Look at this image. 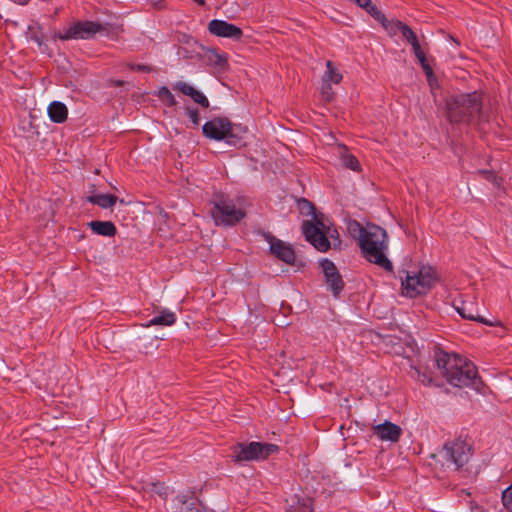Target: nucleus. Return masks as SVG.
<instances>
[{
	"instance_id": "nucleus-23",
	"label": "nucleus",
	"mask_w": 512,
	"mask_h": 512,
	"mask_svg": "<svg viewBox=\"0 0 512 512\" xmlns=\"http://www.w3.org/2000/svg\"><path fill=\"white\" fill-rule=\"evenodd\" d=\"M326 68L327 70L322 77V81L338 84L342 80V75L334 67L332 61L328 60L326 62Z\"/></svg>"
},
{
	"instance_id": "nucleus-3",
	"label": "nucleus",
	"mask_w": 512,
	"mask_h": 512,
	"mask_svg": "<svg viewBox=\"0 0 512 512\" xmlns=\"http://www.w3.org/2000/svg\"><path fill=\"white\" fill-rule=\"evenodd\" d=\"M447 118L452 124L480 123L485 120L482 112V94L478 91L450 96L446 99Z\"/></svg>"
},
{
	"instance_id": "nucleus-16",
	"label": "nucleus",
	"mask_w": 512,
	"mask_h": 512,
	"mask_svg": "<svg viewBox=\"0 0 512 512\" xmlns=\"http://www.w3.org/2000/svg\"><path fill=\"white\" fill-rule=\"evenodd\" d=\"M174 89L180 91L186 96L191 97V99L199 104L202 108H208L210 103L208 98L199 90L189 85L186 82L179 81L174 85Z\"/></svg>"
},
{
	"instance_id": "nucleus-45",
	"label": "nucleus",
	"mask_w": 512,
	"mask_h": 512,
	"mask_svg": "<svg viewBox=\"0 0 512 512\" xmlns=\"http://www.w3.org/2000/svg\"><path fill=\"white\" fill-rule=\"evenodd\" d=\"M115 84H116L117 86H121V85L123 84V81H116V82H115Z\"/></svg>"
},
{
	"instance_id": "nucleus-2",
	"label": "nucleus",
	"mask_w": 512,
	"mask_h": 512,
	"mask_svg": "<svg viewBox=\"0 0 512 512\" xmlns=\"http://www.w3.org/2000/svg\"><path fill=\"white\" fill-rule=\"evenodd\" d=\"M434 359L437 368L447 382L455 387H472L481 391L483 382L478 377L476 366L457 354H450L441 348L434 350Z\"/></svg>"
},
{
	"instance_id": "nucleus-24",
	"label": "nucleus",
	"mask_w": 512,
	"mask_h": 512,
	"mask_svg": "<svg viewBox=\"0 0 512 512\" xmlns=\"http://www.w3.org/2000/svg\"><path fill=\"white\" fill-rule=\"evenodd\" d=\"M395 25L397 26V29H399V32L402 34L403 38L410 45L412 43L419 41L416 33L407 24H405L401 21H397V23Z\"/></svg>"
},
{
	"instance_id": "nucleus-43",
	"label": "nucleus",
	"mask_w": 512,
	"mask_h": 512,
	"mask_svg": "<svg viewBox=\"0 0 512 512\" xmlns=\"http://www.w3.org/2000/svg\"><path fill=\"white\" fill-rule=\"evenodd\" d=\"M190 40H192V38L190 36H186V35L184 36L185 43L188 44Z\"/></svg>"
},
{
	"instance_id": "nucleus-10",
	"label": "nucleus",
	"mask_w": 512,
	"mask_h": 512,
	"mask_svg": "<svg viewBox=\"0 0 512 512\" xmlns=\"http://www.w3.org/2000/svg\"><path fill=\"white\" fill-rule=\"evenodd\" d=\"M441 453L448 466L454 465L455 469L459 470L468 462L471 447L464 441L456 440L445 443Z\"/></svg>"
},
{
	"instance_id": "nucleus-29",
	"label": "nucleus",
	"mask_w": 512,
	"mask_h": 512,
	"mask_svg": "<svg viewBox=\"0 0 512 512\" xmlns=\"http://www.w3.org/2000/svg\"><path fill=\"white\" fill-rule=\"evenodd\" d=\"M28 30L29 38L41 47L43 45V34L41 32V28L38 26L35 29L33 26H29Z\"/></svg>"
},
{
	"instance_id": "nucleus-28",
	"label": "nucleus",
	"mask_w": 512,
	"mask_h": 512,
	"mask_svg": "<svg viewBox=\"0 0 512 512\" xmlns=\"http://www.w3.org/2000/svg\"><path fill=\"white\" fill-rule=\"evenodd\" d=\"M321 94L322 99L326 102H331L334 99V92L331 87V82L322 81Z\"/></svg>"
},
{
	"instance_id": "nucleus-27",
	"label": "nucleus",
	"mask_w": 512,
	"mask_h": 512,
	"mask_svg": "<svg viewBox=\"0 0 512 512\" xmlns=\"http://www.w3.org/2000/svg\"><path fill=\"white\" fill-rule=\"evenodd\" d=\"M365 10L378 22H380L382 25H386L385 22H387V18L385 15L371 2L368 7L365 8Z\"/></svg>"
},
{
	"instance_id": "nucleus-1",
	"label": "nucleus",
	"mask_w": 512,
	"mask_h": 512,
	"mask_svg": "<svg viewBox=\"0 0 512 512\" xmlns=\"http://www.w3.org/2000/svg\"><path fill=\"white\" fill-rule=\"evenodd\" d=\"M348 233L358 240L364 257L385 271L392 272L393 265L386 257L385 251L388 248L386 230L378 225L363 227L357 220H349L347 223Z\"/></svg>"
},
{
	"instance_id": "nucleus-4",
	"label": "nucleus",
	"mask_w": 512,
	"mask_h": 512,
	"mask_svg": "<svg viewBox=\"0 0 512 512\" xmlns=\"http://www.w3.org/2000/svg\"><path fill=\"white\" fill-rule=\"evenodd\" d=\"M246 131L241 124L232 123L226 117H215L202 126V133L206 138L224 140L230 146L240 145Z\"/></svg>"
},
{
	"instance_id": "nucleus-35",
	"label": "nucleus",
	"mask_w": 512,
	"mask_h": 512,
	"mask_svg": "<svg viewBox=\"0 0 512 512\" xmlns=\"http://www.w3.org/2000/svg\"><path fill=\"white\" fill-rule=\"evenodd\" d=\"M397 21H389L387 19V22H385L386 25H382L391 35L396 34L399 32V29H397V26L395 25Z\"/></svg>"
},
{
	"instance_id": "nucleus-31",
	"label": "nucleus",
	"mask_w": 512,
	"mask_h": 512,
	"mask_svg": "<svg viewBox=\"0 0 512 512\" xmlns=\"http://www.w3.org/2000/svg\"><path fill=\"white\" fill-rule=\"evenodd\" d=\"M185 113L186 115L190 118L192 124L194 125V127H197L199 126L200 124V116H199V112L196 108H192L190 106H187L185 108Z\"/></svg>"
},
{
	"instance_id": "nucleus-34",
	"label": "nucleus",
	"mask_w": 512,
	"mask_h": 512,
	"mask_svg": "<svg viewBox=\"0 0 512 512\" xmlns=\"http://www.w3.org/2000/svg\"><path fill=\"white\" fill-rule=\"evenodd\" d=\"M417 374H418V377H419V380L425 384V385H430L432 383V378L430 377L429 374H427L426 372H421L420 369L418 368H415Z\"/></svg>"
},
{
	"instance_id": "nucleus-19",
	"label": "nucleus",
	"mask_w": 512,
	"mask_h": 512,
	"mask_svg": "<svg viewBox=\"0 0 512 512\" xmlns=\"http://www.w3.org/2000/svg\"><path fill=\"white\" fill-rule=\"evenodd\" d=\"M48 115L52 122L63 123L67 119L68 110L62 102L53 101L48 106Z\"/></svg>"
},
{
	"instance_id": "nucleus-20",
	"label": "nucleus",
	"mask_w": 512,
	"mask_h": 512,
	"mask_svg": "<svg viewBox=\"0 0 512 512\" xmlns=\"http://www.w3.org/2000/svg\"><path fill=\"white\" fill-rule=\"evenodd\" d=\"M456 310H457L458 314L464 319L477 321V322L484 323L487 325H492V323L488 322L486 319H484L480 315L474 313V307L471 303L466 304L465 302H463L461 304V306L456 307Z\"/></svg>"
},
{
	"instance_id": "nucleus-41",
	"label": "nucleus",
	"mask_w": 512,
	"mask_h": 512,
	"mask_svg": "<svg viewBox=\"0 0 512 512\" xmlns=\"http://www.w3.org/2000/svg\"><path fill=\"white\" fill-rule=\"evenodd\" d=\"M417 60L419 61L420 65L421 66H424L425 63L428 62L427 58H426V55L425 53L424 54H421V55H418L416 56Z\"/></svg>"
},
{
	"instance_id": "nucleus-38",
	"label": "nucleus",
	"mask_w": 512,
	"mask_h": 512,
	"mask_svg": "<svg viewBox=\"0 0 512 512\" xmlns=\"http://www.w3.org/2000/svg\"><path fill=\"white\" fill-rule=\"evenodd\" d=\"M415 57L421 54H424L419 41L411 44Z\"/></svg>"
},
{
	"instance_id": "nucleus-33",
	"label": "nucleus",
	"mask_w": 512,
	"mask_h": 512,
	"mask_svg": "<svg viewBox=\"0 0 512 512\" xmlns=\"http://www.w3.org/2000/svg\"><path fill=\"white\" fill-rule=\"evenodd\" d=\"M128 68L132 71H137V72H141V73H148V72H151L153 70L152 67L148 66V65H145V64H133V63H129L128 64Z\"/></svg>"
},
{
	"instance_id": "nucleus-44",
	"label": "nucleus",
	"mask_w": 512,
	"mask_h": 512,
	"mask_svg": "<svg viewBox=\"0 0 512 512\" xmlns=\"http://www.w3.org/2000/svg\"><path fill=\"white\" fill-rule=\"evenodd\" d=\"M190 40H192V38L190 36H186V35L184 36L185 43L188 44Z\"/></svg>"
},
{
	"instance_id": "nucleus-12",
	"label": "nucleus",
	"mask_w": 512,
	"mask_h": 512,
	"mask_svg": "<svg viewBox=\"0 0 512 512\" xmlns=\"http://www.w3.org/2000/svg\"><path fill=\"white\" fill-rule=\"evenodd\" d=\"M265 240L269 243V251L277 259L292 265L295 263V251L292 245L276 238L270 233H264Z\"/></svg>"
},
{
	"instance_id": "nucleus-36",
	"label": "nucleus",
	"mask_w": 512,
	"mask_h": 512,
	"mask_svg": "<svg viewBox=\"0 0 512 512\" xmlns=\"http://www.w3.org/2000/svg\"><path fill=\"white\" fill-rule=\"evenodd\" d=\"M421 67L424 70L430 85H432V81L434 78L432 67L430 66V64L428 62L425 63L424 66H421Z\"/></svg>"
},
{
	"instance_id": "nucleus-6",
	"label": "nucleus",
	"mask_w": 512,
	"mask_h": 512,
	"mask_svg": "<svg viewBox=\"0 0 512 512\" xmlns=\"http://www.w3.org/2000/svg\"><path fill=\"white\" fill-rule=\"evenodd\" d=\"M212 204L211 213L217 225L233 226L245 217V212L224 194L215 195Z\"/></svg>"
},
{
	"instance_id": "nucleus-39",
	"label": "nucleus",
	"mask_w": 512,
	"mask_h": 512,
	"mask_svg": "<svg viewBox=\"0 0 512 512\" xmlns=\"http://www.w3.org/2000/svg\"><path fill=\"white\" fill-rule=\"evenodd\" d=\"M150 3L156 9H162L164 7V0H150Z\"/></svg>"
},
{
	"instance_id": "nucleus-13",
	"label": "nucleus",
	"mask_w": 512,
	"mask_h": 512,
	"mask_svg": "<svg viewBox=\"0 0 512 512\" xmlns=\"http://www.w3.org/2000/svg\"><path fill=\"white\" fill-rule=\"evenodd\" d=\"M208 31L217 37L239 40L243 36L240 27L225 20L213 19L208 24Z\"/></svg>"
},
{
	"instance_id": "nucleus-8",
	"label": "nucleus",
	"mask_w": 512,
	"mask_h": 512,
	"mask_svg": "<svg viewBox=\"0 0 512 512\" xmlns=\"http://www.w3.org/2000/svg\"><path fill=\"white\" fill-rule=\"evenodd\" d=\"M332 225L326 223L323 217L314 214L312 220H306L302 224V231L305 240L309 242L319 252H326L331 248L325 232Z\"/></svg>"
},
{
	"instance_id": "nucleus-18",
	"label": "nucleus",
	"mask_w": 512,
	"mask_h": 512,
	"mask_svg": "<svg viewBox=\"0 0 512 512\" xmlns=\"http://www.w3.org/2000/svg\"><path fill=\"white\" fill-rule=\"evenodd\" d=\"M86 201L103 209H110L118 202V197L113 194H92L86 197Z\"/></svg>"
},
{
	"instance_id": "nucleus-22",
	"label": "nucleus",
	"mask_w": 512,
	"mask_h": 512,
	"mask_svg": "<svg viewBox=\"0 0 512 512\" xmlns=\"http://www.w3.org/2000/svg\"><path fill=\"white\" fill-rule=\"evenodd\" d=\"M205 56L208 63L214 67L224 69L227 66V57L218 53L215 49H207Z\"/></svg>"
},
{
	"instance_id": "nucleus-15",
	"label": "nucleus",
	"mask_w": 512,
	"mask_h": 512,
	"mask_svg": "<svg viewBox=\"0 0 512 512\" xmlns=\"http://www.w3.org/2000/svg\"><path fill=\"white\" fill-rule=\"evenodd\" d=\"M312 504L311 497L294 494L286 499L285 512H313Z\"/></svg>"
},
{
	"instance_id": "nucleus-11",
	"label": "nucleus",
	"mask_w": 512,
	"mask_h": 512,
	"mask_svg": "<svg viewBox=\"0 0 512 512\" xmlns=\"http://www.w3.org/2000/svg\"><path fill=\"white\" fill-rule=\"evenodd\" d=\"M319 265L324 275V280L328 290L335 298H339L344 289V281L338 268L334 262L328 258L322 259Z\"/></svg>"
},
{
	"instance_id": "nucleus-7",
	"label": "nucleus",
	"mask_w": 512,
	"mask_h": 512,
	"mask_svg": "<svg viewBox=\"0 0 512 512\" xmlns=\"http://www.w3.org/2000/svg\"><path fill=\"white\" fill-rule=\"evenodd\" d=\"M231 458L236 463L264 460L279 450L272 443L249 442L237 443L232 448Z\"/></svg>"
},
{
	"instance_id": "nucleus-32",
	"label": "nucleus",
	"mask_w": 512,
	"mask_h": 512,
	"mask_svg": "<svg viewBox=\"0 0 512 512\" xmlns=\"http://www.w3.org/2000/svg\"><path fill=\"white\" fill-rule=\"evenodd\" d=\"M180 512H201L195 502H189L186 499L182 500V507Z\"/></svg>"
},
{
	"instance_id": "nucleus-42",
	"label": "nucleus",
	"mask_w": 512,
	"mask_h": 512,
	"mask_svg": "<svg viewBox=\"0 0 512 512\" xmlns=\"http://www.w3.org/2000/svg\"><path fill=\"white\" fill-rule=\"evenodd\" d=\"M450 39L456 44V45H459L460 44V41L456 38H454L453 36L450 35Z\"/></svg>"
},
{
	"instance_id": "nucleus-21",
	"label": "nucleus",
	"mask_w": 512,
	"mask_h": 512,
	"mask_svg": "<svg viewBox=\"0 0 512 512\" xmlns=\"http://www.w3.org/2000/svg\"><path fill=\"white\" fill-rule=\"evenodd\" d=\"M176 321V315L175 313L169 311V310H162L161 311V314L160 315H157L155 317H153L148 323H147V327L149 326H156V325H161V326H171L175 323Z\"/></svg>"
},
{
	"instance_id": "nucleus-26",
	"label": "nucleus",
	"mask_w": 512,
	"mask_h": 512,
	"mask_svg": "<svg viewBox=\"0 0 512 512\" xmlns=\"http://www.w3.org/2000/svg\"><path fill=\"white\" fill-rule=\"evenodd\" d=\"M325 235H327V239L329 240V242L331 244V248H338V247H340L341 240H340L339 233L336 230V228L331 226L330 228H328L326 230Z\"/></svg>"
},
{
	"instance_id": "nucleus-9",
	"label": "nucleus",
	"mask_w": 512,
	"mask_h": 512,
	"mask_svg": "<svg viewBox=\"0 0 512 512\" xmlns=\"http://www.w3.org/2000/svg\"><path fill=\"white\" fill-rule=\"evenodd\" d=\"M435 277L432 268L422 267L417 274L409 275L402 281V287L406 290V295L415 298L426 294L434 285Z\"/></svg>"
},
{
	"instance_id": "nucleus-37",
	"label": "nucleus",
	"mask_w": 512,
	"mask_h": 512,
	"mask_svg": "<svg viewBox=\"0 0 512 512\" xmlns=\"http://www.w3.org/2000/svg\"><path fill=\"white\" fill-rule=\"evenodd\" d=\"M300 205H301L302 210L308 209L307 213H311L313 215L315 214V208L310 201H308L306 199H302L300 202Z\"/></svg>"
},
{
	"instance_id": "nucleus-5",
	"label": "nucleus",
	"mask_w": 512,
	"mask_h": 512,
	"mask_svg": "<svg viewBox=\"0 0 512 512\" xmlns=\"http://www.w3.org/2000/svg\"><path fill=\"white\" fill-rule=\"evenodd\" d=\"M110 25L94 21H76L63 32L58 31L53 35V40H85L93 38L96 33L110 36Z\"/></svg>"
},
{
	"instance_id": "nucleus-30",
	"label": "nucleus",
	"mask_w": 512,
	"mask_h": 512,
	"mask_svg": "<svg viewBox=\"0 0 512 512\" xmlns=\"http://www.w3.org/2000/svg\"><path fill=\"white\" fill-rule=\"evenodd\" d=\"M345 167L353 170V171H359L360 170V163L358 159L353 155H347L343 159Z\"/></svg>"
},
{
	"instance_id": "nucleus-40",
	"label": "nucleus",
	"mask_w": 512,
	"mask_h": 512,
	"mask_svg": "<svg viewBox=\"0 0 512 512\" xmlns=\"http://www.w3.org/2000/svg\"><path fill=\"white\" fill-rule=\"evenodd\" d=\"M481 173L485 174L486 175V179L489 180V181H496V176L490 172V171H481Z\"/></svg>"
},
{
	"instance_id": "nucleus-14",
	"label": "nucleus",
	"mask_w": 512,
	"mask_h": 512,
	"mask_svg": "<svg viewBox=\"0 0 512 512\" xmlns=\"http://www.w3.org/2000/svg\"><path fill=\"white\" fill-rule=\"evenodd\" d=\"M374 434L383 441L397 442L402 434L400 426L385 421L373 427Z\"/></svg>"
},
{
	"instance_id": "nucleus-17",
	"label": "nucleus",
	"mask_w": 512,
	"mask_h": 512,
	"mask_svg": "<svg viewBox=\"0 0 512 512\" xmlns=\"http://www.w3.org/2000/svg\"><path fill=\"white\" fill-rule=\"evenodd\" d=\"M87 225L92 232L97 235L113 237L117 233L116 226L111 221L94 220L89 222Z\"/></svg>"
},
{
	"instance_id": "nucleus-25",
	"label": "nucleus",
	"mask_w": 512,
	"mask_h": 512,
	"mask_svg": "<svg viewBox=\"0 0 512 512\" xmlns=\"http://www.w3.org/2000/svg\"><path fill=\"white\" fill-rule=\"evenodd\" d=\"M156 95L169 107H174L177 105V101L174 95L166 86L160 87Z\"/></svg>"
}]
</instances>
